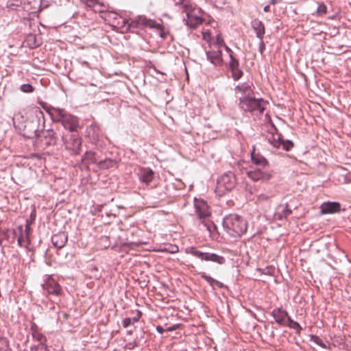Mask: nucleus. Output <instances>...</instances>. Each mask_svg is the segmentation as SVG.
Masks as SVG:
<instances>
[{"instance_id":"a19ab883","label":"nucleus","mask_w":351,"mask_h":351,"mask_svg":"<svg viewBox=\"0 0 351 351\" xmlns=\"http://www.w3.org/2000/svg\"><path fill=\"white\" fill-rule=\"evenodd\" d=\"M216 40L217 45H221V43H223V40L221 39L220 34L217 35Z\"/></svg>"},{"instance_id":"412c9836","label":"nucleus","mask_w":351,"mask_h":351,"mask_svg":"<svg viewBox=\"0 0 351 351\" xmlns=\"http://www.w3.org/2000/svg\"><path fill=\"white\" fill-rule=\"evenodd\" d=\"M199 274L202 278L204 279L212 287L217 286L218 287H221L223 286L221 282L209 276H207L204 272H200Z\"/></svg>"},{"instance_id":"9b49d317","label":"nucleus","mask_w":351,"mask_h":351,"mask_svg":"<svg viewBox=\"0 0 351 351\" xmlns=\"http://www.w3.org/2000/svg\"><path fill=\"white\" fill-rule=\"evenodd\" d=\"M43 287L49 294H53L56 295H60L61 294V287L52 278H47L43 284Z\"/></svg>"},{"instance_id":"9d476101","label":"nucleus","mask_w":351,"mask_h":351,"mask_svg":"<svg viewBox=\"0 0 351 351\" xmlns=\"http://www.w3.org/2000/svg\"><path fill=\"white\" fill-rule=\"evenodd\" d=\"M271 315L276 323L282 326H287V319L288 317H290L288 313L280 308H274L271 312Z\"/></svg>"},{"instance_id":"473e14b6","label":"nucleus","mask_w":351,"mask_h":351,"mask_svg":"<svg viewBox=\"0 0 351 351\" xmlns=\"http://www.w3.org/2000/svg\"><path fill=\"white\" fill-rule=\"evenodd\" d=\"M176 5H182L184 11L187 12L188 10V5L186 3V0H174Z\"/></svg>"},{"instance_id":"ddd939ff","label":"nucleus","mask_w":351,"mask_h":351,"mask_svg":"<svg viewBox=\"0 0 351 351\" xmlns=\"http://www.w3.org/2000/svg\"><path fill=\"white\" fill-rule=\"evenodd\" d=\"M67 234L64 232H60L52 236L51 241L57 248L63 247L67 242Z\"/></svg>"},{"instance_id":"4c0bfd02","label":"nucleus","mask_w":351,"mask_h":351,"mask_svg":"<svg viewBox=\"0 0 351 351\" xmlns=\"http://www.w3.org/2000/svg\"><path fill=\"white\" fill-rule=\"evenodd\" d=\"M88 6H94L98 3V0H87L86 3Z\"/></svg>"},{"instance_id":"5701e85b","label":"nucleus","mask_w":351,"mask_h":351,"mask_svg":"<svg viewBox=\"0 0 351 351\" xmlns=\"http://www.w3.org/2000/svg\"><path fill=\"white\" fill-rule=\"evenodd\" d=\"M227 73L228 75H231L235 80H239L243 74V72L239 69V67H229Z\"/></svg>"},{"instance_id":"c85d7f7f","label":"nucleus","mask_w":351,"mask_h":351,"mask_svg":"<svg viewBox=\"0 0 351 351\" xmlns=\"http://www.w3.org/2000/svg\"><path fill=\"white\" fill-rule=\"evenodd\" d=\"M34 90V87L29 84H23L21 86V90L26 93H32Z\"/></svg>"},{"instance_id":"c9c22d12","label":"nucleus","mask_w":351,"mask_h":351,"mask_svg":"<svg viewBox=\"0 0 351 351\" xmlns=\"http://www.w3.org/2000/svg\"><path fill=\"white\" fill-rule=\"evenodd\" d=\"M265 45L263 39L260 40V43H259V51H260V52L262 53L263 52V51L265 50Z\"/></svg>"},{"instance_id":"37998d69","label":"nucleus","mask_w":351,"mask_h":351,"mask_svg":"<svg viewBox=\"0 0 351 351\" xmlns=\"http://www.w3.org/2000/svg\"><path fill=\"white\" fill-rule=\"evenodd\" d=\"M178 252V247L177 246L172 247V250L170 251L171 253H176Z\"/></svg>"},{"instance_id":"58836bf2","label":"nucleus","mask_w":351,"mask_h":351,"mask_svg":"<svg viewBox=\"0 0 351 351\" xmlns=\"http://www.w3.org/2000/svg\"><path fill=\"white\" fill-rule=\"evenodd\" d=\"M210 32L209 31L203 32V38L204 40H208L210 38Z\"/></svg>"},{"instance_id":"49530a36","label":"nucleus","mask_w":351,"mask_h":351,"mask_svg":"<svg viewBox=\"0 0 351 351\" xmlns=\"http://www.w3.org/2000/svg\"><path fill=\"white\" fill-rule=\"evenodd\" d=\"M29 227L28 226H26V228H25V232H26V234L28 235L29 233Z\"/></svg>"},{"instance_id":"f257e3e1","label":"nucleus","mask_w":351,"mask_h":351,"mask_svg":"<svg viewBox=\"0 0 351 351\" xmlns=\"http://www.w3.org/2000/svg\"><path fill=\"white\" fill-rule=\"evenodd\" d=\"M49 113L53 121L60 122L65 129L71 132L76 130L78 121L76 117L66 113L64 109L51 108Z\"/></svg>"},{"instance_id":"20e7f679","label":"nucleus","mask_w":351,"mask_h":351,"mask_svg":"<svg viewBox=\"0 0 351 351\" xmlns=\"http://www.w3.org/2000/svg\"><path fill=\"white\" fill-rule=\"evenodd\" d=\"M236 184V178L232 172H227L220 176L217 181L215 193L219 196L224 195L232 190Z\"/></svg>"},{"instance_id":"6ab92c4d","label":"nucleus","mask_w":351,"mask_h":351,"mask_svg":"<svg viewBox=\"0 0 351 351\" xmlns=\"http://www.w3.org/2000/svg\"><path fill=\"white\" fill-rule=\"evenodd\" d=\"M206 57L210 60V63L215 66L220 63L221 58L220 57V52L217 51H206Z\"/></svg>"},{"instance_id":"bb28decb","label":"nucleus","mask_w":351,"mask_h":351,"mask_svg":"<svg viewBox=\"0 0 351 351\" xmlns=\"http://www.w3.org/2000/svg\"><path fill=\"white\" fill-rule=\"evenodd\" d=\"M9 349L8 341L5 338H0V351H8Z\"/></svg>"},{"instance_id":"f3484780","label":"nucleus","mask_w":351,"mask_h":351,"mask_svg":"<svg viewBox=\"0 0 351 351\" xmlns=\"http://www.w3.org/2000/svg\"><path fill=\"white\" fill-rule=\"evenodd\" d=\"M186 16L188 18L186 25L191 28L195 29L197 27L198 25L202 23L203 22V20L201 17L193 16L189 12L186 13Z\"/></svg>"},{"instance_id":"f704fd0d","label":"nucleus","mask_w":351,"mask_h":351,"mask_svg":"<svg viewBox=\"0 0 351 351\" xmlns=\"http://www.w3.org/2000/svg\"><path fill=\"white\" fill-rule=\"evenodd\" d=\"M132 324L131 318H125L123 321V326L124 328H127Z\"/></svg>"},{"instance_id":"aec40b11","label":"nucleus","mask_w":351,"mask_h":351,"mask_svg":"<svg viewBox=\"0 0 351 351\" xmlns=\"http://www.w3.org/2000/svg\"><path fill=\"white\" fill-rule=\"evenodd\" d=\"M252 162L257 165L265 167L268 165L267 160L262 156L256 154L254 151L251 154Z\"/></svg>"},{"instance_id":"4468645a","label":"nucleus","mask_w":351,"mask_h":351,"mask_svg":"<svg viewBox=\"0 0 351 351\" xmlns=\"http://www.w3.org/2000/svg\"><path fill=\"white\" fill-rule=\"evenodd\" d=\"M154 173L149 168H143L140 170L139 172V179L140 180L148 185L154 179Z\"/></svg>"},{"instance_id":"f8f14e48","label":"nucleus","mask_w":351,"mask_h":351,"mask_svg":"<svg viewBox=\"0 0 351 351\" xmlns=\"http://www.w3.org/2000/svg\"><path fill=\"white\" fill-rule=\"evenodd\" d=\"M320 208L322 214H333L340 211L341 205L338 202H328L323 203Z\"/></svg>"},{"instance_id":"8fccbe9b","label":"nucleus","mask_w":351,"mask_h":351,"mask_svg":"<svg viewBox=\"0 0 351 351\" xmlns=\"http://www.w3.org/2000/svg\"><path fill=\"white\" fill-rule=\"evenodd\" d=\"M36 111L38 112L40 114H43V112L39 110L38 108H36Z\"/></svg>"},{"instance_id":"0eeeda50","label":"nucleus","mask_w":351,"mask_h":351,"mask_svg":"<svg viewBox=\"0 0 351 351\" xmlns=\"http://www.w3.org/2000/svg\"><path fill=\"white\" fill-rule=\"evenodd\" d=\"M247 176L253 181H268L272 178V173L270 171L264 170L260 168L248 171Z\"/></svg>"},{"instance_id":"7c9ffc66","label":"nucleus","mask_w":351,"mask_h":351,"mask_svg":"<svg viewBox=\"0 0 351 351\" xmlns=\"http://www.w3.org/2000/svg\"><path fill=\"white\" fill-rule=\"evenodd\" d=\"M236 91L237 92H243L245 93H250V92L251 91V89L250 88V87L248 86H237L236 87Z\"/></svg>"},{"instance_id":"1a4fd4ad","label":"nucleus","mask_w":351,"mask_h":351,"mask_svg":"<svg viewBox=\"0 0 351 351\" xmlns=\"http://www.w3.org/2000/svg\"><path fill=\"white\" fill-rule=\"evenodd\" d=\"M195 213L200 219H206L210 215V207L202 199H195Z\"/></svg>"},{"instance_id":"2f4dec72","label":"nucleus","mask_w":351,"mask_h":351,"mask_svg":"<svg viewBox=\"0 0 351 351\" xmlns=\"http://www.w3.org/2000/svg\"><path fill=\"white\" fill-rule=\"evenodd\" d=\"M326 11H327V8L326 6L324 5V4H320L318 8H317V12L319 14H326Z\"/></svg>"},{"instance_id":"de8ad7c7","label":"nucleus","mask_w":351,"mask_h":351,"mask_svg":"<svg viewBox=\"0 0 351 351\" xmlns=\"http://www.w3.org/2000/svg\"><path fill=\"white\" fill-rule=\"evenodd\" d=\"M277 1H278V0H270L269 3H270L271 5H274V4H276V2H277Z\"/></svg>"},{"instance_id":"c756f323","label":"nucleus","mask_w":351,"mask_h":351,"mask_svg":"<svg viewBox=\"0 0 351 351\" xmlns=\"http://www.w3.org/2000/svg\"><path fill=\"white\" fill-rule=\"evenodd\" d=\"M31 351H47V350L44 344L39 343L38 346L32 347Z\"/></svg>"},{"instance_id":"2eb2a0df","label":"nucleus","mask_w":351,"mask_h":351,"mask_svg":"<svg viewBox=\"0 0 351 351\" xmlns=\"http://www.w3.org/2000/svg\"><path fill=\"white\" fill-rule=\"evenodd\" d=\"M268 142L275 148H280L282 144V135L278 132H271L267 135Z\"/></svg>"},{"instance_id":"b1692460","label":"nucleus","mask_w":351,"mask_h":351,"mask_svg":"<svg viewBox=\"0 0 351 351\" xmlns=\"http://www.w3.org/2000/svg\"><path fill=\"white\" fill-rule=\"evenodd\" d=\"M286 326L294 329L296 333L298 335H300L301 332L302 327L300 326V325L297 322H295L293 319H291V317H288L287 324Z\"/></svg>"},{"instance_id":"39448f33","label":"nucleus","mask_w":351,"mask_h":351,"mask_svg":"<svg viewBox=\"0 0 351 351\" xmlns=\"http://www.w3.org/2000/svg\"><path fill=\"white\" fill-rule=\"evenodd\" d=\"M65 148L73 154H78L81 149L82 139L77 134H67L63 136Z\"/></svg>"},{"instance_id":"e433bc0d","label":"nucleus","mask_w":351,"mask_h":351,"mask_svg":"<svg viewBox=\"0 0 351 351\" xmlns=\"http://www.w3.org/2000/svg\"><path fill=\"white\" fill-rule=\"evenodd\" d=\"M25 241H24V237L23 234H21L19 239H18V243L19 245L22 247V246H24L25 245Z\"/></svg>"},{"instance_id":"f03ea898","label":"nucleus","mask_w":351,"mask_h":351,"mask_svg":"<svg viewBox=\"0 0 351 351\" xmlns=\"http://www.w3.org/2000/svg\"><path fill=\"white\" fill-rule=\"evenodd\" d=\"M223 226L231 235H241L247 230L246 222L241 217L234 214L224 218Z\"/></svg>"},{"instance_id":"c03bdc74","label":"nucleus","mask_w":351,"mask_h":351,"mask_svg":"<svg viewBox=\"0 0 351 351\" xmlns=\"http://www.w3.org/2000/svg\"><path fill=\"white\" fill-rule=\"evenodd\" d=\"M263 10H264V12H269V10H270V5H265V6L264 7V8H263Z\"/></svg>"},{"instance_id":"cd10ccee","label":"nucleus","mask_w":351,"mask_h":351,"mask_svg":"<svg viewBox=\"0 0 351 351\" xmlns=\"http://www.w3.org/2000/svg\"><path fill=\"white\" fill-rule=\"evenodd\" d=\"M281 147H282L283 149L289 151L293 147V143L291 141H285L282 138Z\"/></svg>"},{"instance_id":"a18cd8bd","label":"nucleus","mask_w":351,"mask_h":351,"mask_svg":"<svg viewBox=\"0 0 351 351\" xmlns=\"http://www.w3.org/2000/svg\"><path fill=\"white\" fill-rule=\"evenodd\" d=\"M157 330L160 332V333H162L164 330L163 328L161 327V326H157Z\"/></svg>"},{"instance_id":"09e8293b","label":"nucleus","mask_w":351,"mask_h":351,"mask_svg":"<svg viewBox=\"0 0 351 351\" xmlns=\"http://www.w3.org/2000/svg\"><path fill=\"white\" fill-rule=\"evenodd\" d=\"M184 71L186 74V79L188 80L189 79V74H188V71H187V69H186V67L184 68Z\"/></svg>"},{"instance_id":"79ce46f5","label":"nucleus","mask_w":351,"mask_h":351,"mask_svg":"<svg viewBox=\"0 0 351 351\" xmlns=\"http://www.w3.org/2000/svg\"><path fill=\"white\" fill-rule=\"evenodd\" d=\"M140 317H141V313L138 312L137 317H135L132 319V324L137 322L138 321V319H140Z\"/></svg>"},{"instance_id":"4be33fe9","label":"nucleus","mask_w":351,"mask_h":351,"mask_svg":"<svg viewBox=\"0 0 351 351\" xmlns=\"http://www.w3.org/2000/svg\"><path fill=\"white\" fill-rule=\"evenodd\" d=\"M272 197H273V195H271V194L262 193L259 194L258 195H257V197L256 199V203L257 204H263L265 202H268L270 201V199Z\"/></svg>"},{"instance_id":"393cba45","label":"nucleus","mask_w":351,"mask_h":351,"mask_svg":"<svg viewBox=\"0 0 351 351\" xmlns=\"http://www.w3.org/2000/svg\"><path fill=\"white\" fill-rule=\"evenodd\" d=\"M84 160L88 164L96 163L97 159L95 157V153L92 152H86Z\"/></svg>"},{"instance_id":"a211bd4d","label":"nucleus","mask_w":351,"mask_h":351,"mask_svg":"<svg viewBox=\"0 0 351 351\" xmlns=\"http://www.w3.org/2000/svg\"><path fill=\"white\" fill-rule=\"evenodd\" d=\"M118 162L115 160L107 158L98 162V167L101 169H108L117 167Z\"/></svg>"},{"instance_id":"a878e982","label":"nucleus","mask_w":351,"mask_h":351,"mask_svg":"<svg viewBox=\"0 0 351 351\" xmlns=\"http://www.w3.org/2000/svg\"><path fill=\"white\" fill-rule=\"evenodd\" d=\"M27 43L29 47L36 48L40 45V42L37 40L34 35H29L27 37Z\"/></svg>"},{"instance_id":"ea45409f","label":"nucleus","mask_w":351,"mask_h":351,"mask_svg":"<svg viewBox=\"0 0 351 351\" xmlns=\"http://www.w3.org/2000/svg\"><path fill=\"white\" fill-rule=\"evenodd\" d=\"M314 339H315L314 341H315L317 344H318V345H319V346H322V347H324V345H323V343H322V340H321L319 337H314Z\"/></svg>"},{"instance_id":"dca6fc26","label":"nucleus","mask_w":351,"mask_h":351,"mask_svg":"<svg viewBox=\"0 0 351 351\" xmlns=\"http://www.w3.org/2000/svg\"><path fill=\"white\" fill-rule=\"evenodd\" d=\"M252 27L255 30L258 38L262 40L265 34V26L262 21L254 19L252 21Z\"/></svg>"},{"instance_id":"423d86ee","label":"nucleus","mask_w":351,"mask_h":351,"mask_svg":"<svg viewBox=\"0 0 351 351\" xmlns=\"http://www.w3.org/2000/svg\"><path fill=\"white\" fill-rule=\"evenodd\" d=\"M189 253L202 261H212L219 265L223 264L226 261L224 257L221 256H219L214 253L202 252L197 250L195 247L190 248Z\"/></svg>"},{"instance_id":"6e6552de","label":"nucleus","mask_w":351,"mask_h":351,"mask_svg":"<svg viewBox=\"0 0 351 351\" xmlns=\"http://www.w3.org/2000/svg\"><path fill=\"white\" fill-rule=\"evenodd\" d=\"M158 25L154 21L147 19L145 16H140L136 19L132 21L129 27L134 28H156Z\"/></svg>"},{"instance_id":"72a5a7b5","label":"nucleus","mask_w":351,"mask_h":351,"mask_svg":"<svg viewBox=\"0 0 351 351\" xmlns=\"http://www.w3.org/2000/svg\"><path fill=\"white\" fill-rule=\"evenodd\" d=\"M204 226L206 227L210 233H212L213 230L215 229V226L213 223H205Z\"/></svg>"},{"instance_id":"7ed1b4c3","label":"nucleus","mask_w":351,"mask_h":351,"mask_svg":"<svg viewBox=\"0 0 351 351\" xmlns=\"http://www.w3.org/2000/svg\"><path fill=\"white\" fill-rule=\"evenodd\" d=\"M268 102L263 99L245 97L240 99V106L245 111H249L255 115L261 114L266 109Z\"/></svg>"}]
</instances>
